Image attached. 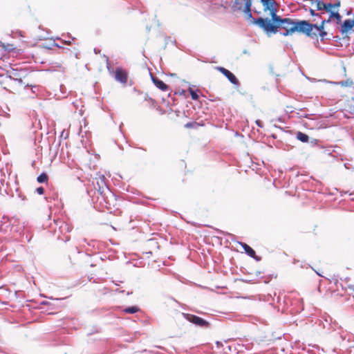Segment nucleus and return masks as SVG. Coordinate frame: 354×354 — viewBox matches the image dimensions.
Listing matches in <instances>:
<instances>
[{"instance_id":"nucleus-14","label":"nucleus","mask_w":354,"mask_h":354,"mask_svg":"<svg viewBox=\"0 0 354 354\" xmlns=\"http://www.w3.org/2000/svg\"><path fill=\"white\" fill-rule=\"evenodd\" d=\"M340 6V2L339 1H337L336 3H326V8H325V11H326L327 12H328L330 15L331 14V12H335L337 10V9H338V8Z\"/></svg>"},{"instance_id":"nucleus-18","label":"nucleus","mask_w":354,"mask_h":354,"mask_svg":"<svg viewBox=\"0 0 354 354\" xmlns=\"http://www.w3.org/2000/svg\"><path fill=\"white\" fill-rule=\"evenodd\" d=\"M123 311L126 313L133 314L139 311V308L137 306H131L126 308Z\"/></svg>"},{"instance_id":"nucleus-15","label":"nucleus","mask_w":354,"mask_h":354,"mask_svg":"<svg viewBox=\"0 0 354 354\" xmlns=\"http://www.w3.org/2000/svg\"><path fill=\"white\" fill-rule=\"evenodd\" d=\"M296 138L302 142H307L309 140L308 136L301 131L297 133Z\"/></svg>"},{"instance_id":"nucleus-1","label":"nucleus","mask_w":354,"mask_h":354,"mask_svg":"<svg viewBox=\"0 0 354 354\" xmlns=\"http://www.w3.org/2000/svg\"><path fill=\"white\" fill-rule=\"evenodd\" d=\"M271 18L272 19L259 17L255 21L268 35L277 33L280 28L286 30L283 33V35L286 37L292 35L295 32H308L310 30L309 28H311V26L309 25V22L307 21H295L290 18H281L277 13H274Z\"/></svg>"},{"instance_id":"nucleus-10","label":"nucleus","mask_w":354,"mask_h":354,"mask_svg":"<svg viewBox=\"0 0 354 354\" xmlns=\"http://www.w3.org/2000/svg\"><path fill=\"white\" fill-rule=\"evenodd\" d=\"M354 26V19H346L344 21L341 27V32L342 34L348 32Z\"/></svg>"},{"instance_id":"nucleus-3","label":"nucleus","mask_w":354,"mask_h":354,"mask_svg":"<svg viewBox=\"0 0 354 354\" xmlns=\"http://www.w3.org/2000/svg\"><path fill=\"white\" fill-rule=\"evenodd\" d=\"M93 182L94 187L97 190L99 194L104 196L106 194V192H109V188L106 185V178L104 176H99L95 178Z\"/></svg>"},{"instance_id":"nucleus-4","label":"nucleus","mask_w":354,"mask_h":354,"mask_svg":"<svg viewBox=\"0 0 354 354\" xmlns=\"http://www.w3.org/2000/svg\"><path fill=\"white\" fill-rule=\"evenodd\" d=\"M181 316L186 320L194 324L196 326L206 328L209 326V322L196 315L183 313Z\"/></svg>"},{"instance_id":"nucleus-6","label":"nucleus","mask_w":354,"mask_h":354,"mask_svg":"<svg viewBox=\"0 0 354 354\" xmlns=\"http://www.w3.org/2000/svg\"><path fill=\"white\" fill-rule=\"evenodd\" d=\"M216 69L224 75L232 84L234 85L239 84V80L236 76L230 71L221 66H217L216 67Z\"/></svg>"},{"instance_id":"nucleus-13","label":"nucleus","mask_w":354,"mask_h":354,"mask_svg":"<svg viewBox=\"0 0 354 354\" xmlns=\"http://www.w3.org/2000/svg\"><path fill=\"white\" fill-rule=\"evenodd\" d=\"M243 12L245 14L246 18L248 19H250L252 24L258 26V24L257 23H255L256 20H257L258 19L253 18L252 12H251V6H250V3H248L247 6L245 7V9Z\"/></svg>"},{"instance_id":"nucleus-7","label":"nucleus","mask_w":354,"mask_h":354,"mask_svg":"<svg viewBox=\"0 0 354 354\" xmlns=\"http://www.w3.org/2000/svg\"><path fill=\"white\" fill-rule=\"evenodd\" d=\"M324 23L325 21H322L319 26L309 23V25L311 26V28H309L310 30L308 32H304V34L309 37L317 36L318 32H321V30L324 29Z\"/></svg>"},{"instance_id":"nucleus-22","label":"nucleus","mask_w":354,"mask_h":354,"mask_svg":"<svg viewBox=\"0 0 354 354\" xmlns=\"http://www.w3.org/2000/svg\"><path fill=\"white\" fill-rule=\"evenodd\" d=\"M198 126V124L196 122H188V123L185 124V127L187 128V129L196 128Z\"/></svg>"},{"instance_id":"nucleus-12","label":"nucleus","mask_w":354,"mask_h":354,"mask_svg":"<svg viewBox=\"0 0 354 354\" xmlns=\"http://www.w3.org/2000/svg\"><path fill=\"white\" fill-rule=\"evenodd\" d=\"M151 79H152V81L153 82V84H155V86L158 88L160 90L162 91H166L168 90L169 87L168 86L164 83L162 80L156 78V77H151Z\"/></svg>"},{"instance_id":"nucleus-30","label":"nucleus","mask_w":354,"mask_h":354,"mask_svg":"<svg viewBox=\"0 0 354 354\" xmlns=\"http://www.w3.org/2000/svg\"><path fill=\"white\" fill-rule=\"evenodd\" d=\"M181 1H183V0H181Z\"/></svg>"},{"instance_id":"nucleus-20","label":"nucleus","mask_w":354,"mask_h":354,"mask_svg":"<svg viewBox=\"0 0 354 354\" xmlns=\"http://www.w3.org/2000/svg\"><path fill=\"white\" fill-rule=\"evenodd\" d=\"M342 86H351L353 85V82L350 80H347L346 81H342L337 83Z\"/></svg>"},{"instance_id":"nucleus-27","label":"nucleus","mask_w":354,"mask_h":354,"mask_svg":"<svg viewBox=\"0 0 354 354\" xmlns=\"http://www.w3.org/2000/svg\"><path fill=\"white\" fill-rule=\"evenodd\" d=\"M310 14H311L313 16H314V15H316V14H315V11H314L313 10H310Z\"/></svg>"},{"instance_id":"nucleus-19","label":"nucleus","mask_w":354,"mask_h":354,"mask_svg":"<svg viewBox=\"0 0 354 354\" xmlns=\"http://www.w3.org/2000/svg\"><path fill=\"white\" fill-rule=\"evenodd\" d=\"M329 18L330 19L335 18L337 19L338 21H339L341 19V15L338 12V9H337V10L335 12H331V14L330 15Z\"/></svg>"},{"instance_id":"nucleus-17","label":"nucleus","mask_w":354,"mask_h":354,"mask_svg":"<svg viewBox=\"0 0 354 354\" xmlns=\"http://www.w3.org/2000/svg\"><path fill=\"white\" fill-rule=\"evenodd\" d=\"M37 180L39 183H47L48 180V176L46 173H42L37 176Z\"/></svg>"},{"instance_id":"nucleus-16","label":"nucleus","mask_w":354,"mask_h":354,"mask_svg":"<svg viewBox=\"0 0 354 354\" xmlns=\"http://www.w3.org/2000/svg\"><path fill=\"white\" fill-rule=\"evenodd\" d=\"M317 10H324L326 7V3L320 0H315L313 3Z\"/></svg>"},{"instance_id":"nucleus-28","label":"nucleus","mask_w":354,"mask_h":354,"mask_svg":"<svg viewBox=\"0 0 354 354\" xmlns=\"http://www.w3.org/2000/svg\"><path fill=\"white\" fill-rule=\"evenodd\" d=\"M256 123H257V124L259 127H261V122H260V121L257 120Z\"/></svg>"},{"instance_id":"nucleus-26","label":"nucleus","mask_w":354,"mask_h":354,"mask_svg":"<svg viewBox=\"0 0 354 354\" xmlns=\"http://www.w3.org/2000/svg\"><path fill=\"white\" fill-rule=\"evenodd\" d=\"M318 34L320 35L322 39H324V37L326 35V32L325 31L321 30V32H318Z\"/></svg>"},{"instance_id":"nucleus-25","label":"nucleus","mask_w":354,"mask_h":354,"mask_svg":"<svg viewBox=\"0 0 354 354\" xmlns=\"http://www.w3.org/2000/svg\"><path fill=\"white\" fill-rule=\"evenodd\" d=\"M36 192H37L38 194H39V195L43 194L44 193V187H37V188L36 189Z\"/></svg>"},{"instance_id":"nucleus-29","label":"nucleus","mask_w":354,"mask_h":354,"mask_svg":"<svg viewBox=\"0 0 354 354\" xmlns=\"http://www.w3.org/2000/svg\"><path fill=\"white\" fill-rule=\"evenodd\" d=\"M145 252H146V253H149V254H152V252H151V251H150V250H149V251H147V250H146V251H145Z\"/></svg>"},{"instance_id":"nucleus-21","label":"nucleus","mask_w":354,"mask_h":354,"mask_svg":"<svg viewBox=\"0 0 354 354\" xmlns=\"http://www.w3.org/2000/svg\"><path fill=\"white\" fill-rule=\"evenodd\" d=\"M189 92L190 93L192 100H197L198 99V97H199L198 95L193 89L189 88Z\"/></svg>"},{"instance_id":"nucleus-8","label":"nucleus","mask_w":354,"mask_h":354,"mask_svg":"<svg viewBox=\"0 0 354 354\" xmlns=\"http://www.w3.org/2000/svg\"><path fill=\"white\" fill-rule=\"evenodd\" d=\"M248 3H250V6H252V0H235L233 8L234 10H240L243 12L245 9Z\"/></svg>"},{"instance_id":"nucleus-23","label":"nucleus","mask_w":354,"mask_h":354,"mask_svg":"<svg viewBox=\"0 0 354 354\" xmlns=\"http://www.w3.org/2000/svg\"><path fill=\"white\" fill-rule=\"evenodd\" d=\"M176 324H177V326H178L180 329H182L185 326V322L180 317H178L176 319Z\"/></svg>"},{"instance_id":"nucleus-11","label":"nucleus","mask_w":354,"mask_h":354,"mask_svg":"<svg viewBox=\"0 0 354 354\" xmlns=\"http://www.w3.org/2000/svg\"><path fill=\"white\" fill-rule=\"evenodd\" d=\"M241 245L242 248H243V250H245V252L248 256L255 259L256 260H259L260 259L259 257L256 256L255 251L250 246H249L248 244H246L245 243H241Z\"/></svg>"},{"instance_id":"nucleus-5","label":"nucleus","mask_w":354,"mask_h":354,"mask_svg":"<svg viewBox=\"0 0 354 354\" xmlns=\"http://www.w3.org/2000/svg\"><path fill=\"white\" fill-rule=\"evenodd\" d=\"M265 11H270V16L277 12V3L275 0H260Z\"/></svg>"},{"instance_id":"nucleus-2","label":"nucleus","mask_w":354,"mask_h":354,"mask_svg":"<svg viewBox=\"0 0 354 354\" xmlns=\"http://www.w3.org/2000/svg\"><path fill=\"white\" fill-rule=\"evenodd\" d=\"M13 79L19 83L24 85V86H32V82L30 80L32 74L22 71L20 73L15 72L12 73Z\"/></svg>"},{"instance_id":"nucleus-9","label":"nucleus","mask_w":354,"mask_h":354,"mask_svg":"<svg viewBox=\"0 0 354 354\" xmlns=\"http://www.w3.org/2000/svg\"><path fill=\"white\" fill-rule=\"evenodd\" d=\"M115 77L117 81L125 84L127 82V73L122 69H116L115 73Z\"/></svg>"},{"instance_id":"nucleus-24","label":"nucleus","mask_w":354,"mask_h":354,"mask_svg":"<svg viewBox=\"0 0 354 354\" xmlns=\"http://www.w3.org/2000/svg\"><path fill=\"white\" fill-rule=\"evenodd\" d=\"M148 245L151 246L153 245L156 249L159 248V246L158 245V243L153 240H149L148 242Z\"/></svg>"}]
</instances>
